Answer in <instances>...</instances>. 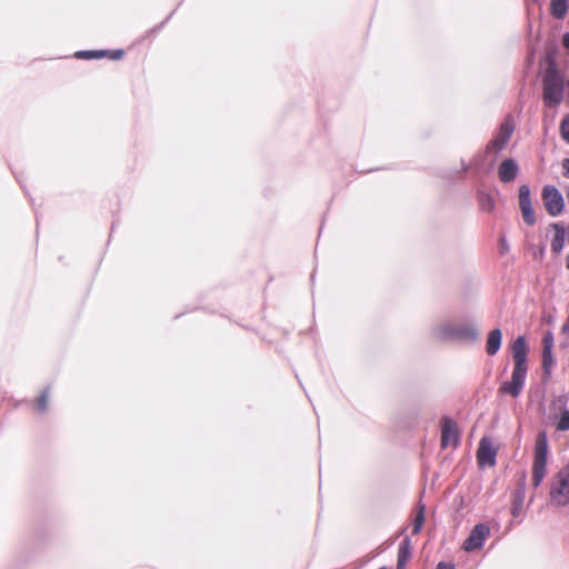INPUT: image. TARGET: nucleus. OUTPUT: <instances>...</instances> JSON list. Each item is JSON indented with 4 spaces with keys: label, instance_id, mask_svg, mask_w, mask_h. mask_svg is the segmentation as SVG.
<instances>
[{
    "label": "nucleus",
    "instance_id": "nucleus-8",
    "mask_svg": "<svg viewBox=\"0 0 569 569\" xmlns=\"http://www.w3.org/2000/svg\"><path fill=\"white\" fill-rule=\"evenodd\" d=\"M515 367L512 371L527 373V346L525 337H518L511 346Z\"/></svg>",
    "mask_w": 569,
    "mask_h": 569
},
{
    "label": "nucleus",
    "instance_id": "nucleus-15",
    "mask_svg": "<svg viewBox=\"0 0 569 569\" xmlns=\"http://www.w3.org/2000/svg\"><path fill=\"white\" fill-rule=\"evenodd\" d=\"M548 456V438L546 431H540L537 435L535 442V458L533 461H547Z\"/></svg>",
    "mask_w": 569,
    "mask_h": 569
},
{
    "label": "nucleus",
    "instance_id": "nucleus-30",
    "mask_svg": "<svg viewBox=\"0 0 569 569\" xmlns=\"http://www.w3.org/2000/svg\"><path fill=\"white\" fill-rule=\"evenodd\" d=\"M563 46L569 49V38H563Z\"/></svg>",
    "mask_w": 569,
    "mask_h": 569
},
{
    "label": "nucleus",
    "instance_id": "nucleus-7",
    "mask_svg": "<svg viewBox=\"0 0 569 569\" xmlns=\"http://www.w3.org/2000/svg\"><path fill=\"white\" fill-rule=\"evenodd\" d=\"M490 528L485 523H478L471 530L469 537L463 542V549L468 552L476 551L483 546L488 538Z\"/></svg>",
    "mask_w": 569,
    "mask_h": 569
},
{
    "label": "nucleus",
    "instance_id": "nucleus-21",
    "mask_svg": "<svg viewBox=\"0 0 569 569\" xmlns=\"http://www.w3.org/2000/svg\"><path fill=\"white\" fill-rule=\"evenodd\" d=\"M478 201L485 211L490 212L495 209V200L486 192L478 193Z\"/></svg>",
    "mask_w": 569,
    "mask_h": 569
},
{
    "label": "nucleus",
    "instance_id": "nucleus-34",
    "mask_svg": "<svg viewBox=\"0 0 569 569\" xmlns=\"http://www.w3.org/2000/svg\"><path fill=\"white\" fill-rule=\"evenodd\" d=\"M563 36H568L569 37V32H566Z\"/></svg>",
    "mask_w": 569,
    "mask_h": 569
},
{
    "label": "nucleus",
    "instance_id": "nucleus-20",
    "mask_svg": "<svg viewBox=\"0 0 569 569\" xmlns=\"http://www.w3.org/2000/svg\"><path fill=\"white\" fill-rule=\"evenodd\" d=\"M550 9L556 18H562L568 10V0H551Z\"/></svg>",
    "mask_w": 569,
    "mask_h": 569
},
{
    "label": "nucleus",
    "instance_id": "nucleus-12",
    "mask_svg": "<svg viewBox=\"0 0 569 569\" xmlns=\"http://www.w3.org/2000/svg\"><path fill=\"white\" fill-rule=\"evenodd\" d=\"M519 173V166L512 158L505 159L498 168V177L501 182H512Z\"/></svg>",
    "mask_w": 569,
    "mask_h": 569
},
{
    "label": "nucleus",
    "instance_id": "nucleus-33",
    "mask_svg": "<svg viewBox=\"0 0 569 569\" xmlns=\"http://www.w3.org/2000/svg\"><path fill=\"white\" fill-rule=\"evenodd\" d=\"M567 198H568V200H569V190L567 191Z\"/></svg>",
    "mask_w": 569,
    "mask_h": 569
},
{
    "label": "nucleus",
    "instance_id": "nucleus-13",
    "mask_svg": "<svg viewBox=\"0 0 569 569\" xmlns=\"http://www.w3.org/2000/svg\"><path fill=\"white\" fill-rule=\"evenodd\" d=\"M124 56L122 49L117 50H83L76 52L74 57L78 59H100L109 58L111 60H119Z\"/></svg>",
    "mask_w": 569,
    "mask_h": 569
},
{
    "label": "nucleus",
    "instance_id": "nucleus-10",
    "mask_svg": "<svg viewBox=\"0 0 569 569\" xmlns=\"http://www.w3.org/2000/svg\"><path fill=\"white\" fill-rule=\"evenodd\" d=\"M497 451L489 438H482L477 451V459L480 466H495Z\"/></svg>",
    "mask_w": 569,
    "mask_h": 569
},
{
    "label": "nucleus",
    "instance_id": "nucleus-14",
    "mask_svg": "<svg viewBox=\"0 0 569 569\" xmlns=\"http://www.w3.org/2000/svg\"><path fill=\"white\" fill-rule=\"evenodd\" d=\"M549 229L555 230V236L551 240V251L556 254L560 253L565 246L566 230L562 224L553 222L549 224Z\"/></svg>",
    "mask_w": 569,
    "mask_h": 569
},
{
    "label": "nucleus",
    "instance_id": "nucleus-2",
    "mask_svg": "<svg viewBox=\"0 0 569 569\" xmlns=\"http://www.w3.org/2000/svg\"><path fill=\"white\" fill-rule=\"evenodd\" d=\"M436 333L440 340L476 342L479 338L478 329L468 323L446 322L438 327Z\"/></svg>",
    "mask_w": 569,
    "mask_h": 569
},
{
    "label": "nucleus",
    "instance_id": "nucleus-11",
    "mask_svg": "<svg viewBox=\"0 0 569 569\" xmlns=\"http://www.w3.org/2000/svg\"><path fill=\"white\" fill-rule=\"evenodd\" d=\"M526 375L512 371L511 380L505 381L500 388V393L510 395L511 397L516 398L518 397L523 388L525 385Z\"/></svg>",
    "mask_w": 569,
    "mask_h": 569
},
{
    "label": "nucleus",
    "instance_id": "nucleus-24",
    "mask_svg": "<svg viewBox=\"0 0 569 569\" xmlns=\"http://www.w3.org/2000/svg\"><path fill=\"white\" fill-rule=\"evenodd\" d=\"M560 131L562 138L569 143V116L561 121Z\"/></svg>",
    "mask_w": 569,
    "mask_h": 569
},
{
    "label": "nucleus",
    "instance_id": "nucleus-4",
    "mask_svg": "<svg viewBox=\"0 0 569 569\" xmlns=\"http://www.w3.org/2000/svg\"><path fill=\"white\" fill-rule=\"evenodd\" d=\"M541 199L547 213L558 217L563 213L566 203L561 192L552 184H546L541 190Z\"/></svg>",
    "mask_w": 569,
    "mask_h": 569
},
{
    "label": "nucleus",
    "instance_id": "nucleus-19",
    "mask_svg": "<svg viewBox=\"0 0 569 569\" xmlns=\"http://www.w3.org/2000/svg\"><path fill=\"white\" fill-rule=\"evenodd\" d=\"M412 555V546L409 538H405L398 549V562L407 563Z\"/></svg>",
    "mask_w": 569,
    "mask_h": 569
},
{
    "label": "nucleus",
    "instance_id": "nucleus-31",
    "mask_svg": "<svg viewBox=\"0 0 569 569\" xmlns=\"http://www.w3.org/2000/svg\"><path fill=\"white\" fill-rule=\"evenodd\" d=\"M406 563H401L397 561V569H405Z\"/></svg>",
    "mask_w": 569,
    "mask_h": 569
},
{
    "label": "nucleus",
    "instance_id": "nucleus-23",
    "mask_svg": "<svg viewBox=\"0 0 569 569\" xmlns=\"http://www.w3.org/2000/svg\"><path fill=\"white\" fill-rule=\"evenodd\" d=\"M557 429L560 431L569 430V410H565L557 423Z\"/></svg>",
    "mask_w": 569,
    "mask_h": 569
},
{
    "label": "nucleus",
    "instance_id": "nucleus-9",
    "mask_svg": "<svg viewBox=\"0 0 569 569\" xmlns=\"http://www.w3.org/2000/svg\"><path fill=\"white\" fill-rule=\"evenodd\" d=\"M459 442L457 423L448 418L443 417L441 420V447L445 449L449 446H457Z\"/></svg>",
    "mask_w": 569,
    "mask_h": 569
},
{
    "label": "nucleus",
    "instance_id": "nucleus-26",
    "mask_svg": "<svg viewBox=\"0 0 569 569\" xmlns=\"http://www.w3.org/2000/svg\"><path fill=\"white\" fill-rule=\"evenodd\" d=\"M563 177L569 179V158L562 161Z\"/></svg>",
    "mask_w": 569,
    "mask_h": 569
},
{
    "label": "nucleus",
    "instance_id": "nucleus-25",
    "mask_svg": "<svg viewBox=\"0 0 569 569\" xmlns=\"http://www.w3.org/2000/svg\"><path fill=\"white\" fill-rule=\"evenodd\" d=\"M48 397H49V391L48 390H44L40 395L39 400H38V408H39L40 411H46L47 406H48Z\"/></svg>",
    "mask_w": 569,
    "mask_h": 569
},
{
    "label": "nucleus",
    "instance_id": "nucleus-17",
    "mask_svg": "<svg viewBox=\"0 0 569 569\" xmlns=\"http://www.w3.org/2000/svg\"><path fill=\"white\" fill-rule=\"evenodd\" d=\"M502 332L500 329H493L488 333L486 351L489 356L496 355L501 346Z\"/></svg>",
    "mask_w": 569,
    "mask_h": 569
},
{
    "label": "nucleus",
    "instance_id": "nucleus-5",
    "mask_svg": "<svg viewBox=\"0 0 569 569\" xmlns=\"http://www.w3.org/2000/svg\"><path fill=\"white\" fill-rule=\"evenodd\" d=\"M515 127L512 116L506 117L503 122L499 126L496 136L487 144V152L498 153L503 150L515 131Z\"/></svg>",
    "mask_w": 569,
    "mask_h": 569
},
{
    "label": "nucleus",
    "instance_id": "nucleus-28",
    "mask_svg": "<svg viewBox=\"0 0 569 569\" xmlns=\"http://www.w3.org/2000/svg\"><path fill=\"white\" fill-rule=\"evenodd\" d=\"M521 503H522V497H519V500H518V501H516V502L513 503V507H512V515H513L515 517L518 515L519 509H520V507H521Z\"/></svg>",
    "mask_w": 569,
    "mask_h": 569
},
{
    "label": "nucleus",
    "instance_id": "nucleus-3",
    "mask_svg": "<svg viewBox=\"0 0 569 569\" xmlns=\"http://www.w3.org/2000/svg\"><path fill=\"white\" fill-rule=\"evenodd\" d=\"M549 496L550 501L558 507L569 503V463L552 478Z\"/></svg>",
    "mask_w": 569,
    "mask_h": 569
},
{
    "label": "nucleus",
    "instance_id": "nucleus-18",
    "mask_svg": "<svg viewBox=\"0 0 569 569\" xmlns=\"http://www.w3.org/2000/svg\"><path fill=\"white\" fill-rule=\"evenodd\" d=\"M547 461H533L532 485L537 488L542 482L546 475Z\"/></svg>",
    "mask_w": 569,
    "mask_h": 569
},
{
    "label": "nucleus",
    "instance_id": "nucleus-16",
    "mask_svg": "<svg viewBox=\"0 0 569 569\" xmlns=\"http://www.w3.org/2000/svg\"><path fill=\"white\" fill-rule=\"evenodd\" d=\"M553 335L551 331H547L543 336L542 343H543V350H542V365L546 370L550 366H552L553 359H552V347H553Z\"/></svg>",
    "mask_w": 569,
    "mask_h": 569
},
{
    "label": "nucleus",
    "instance_id": "nucleus-35",
    "mask_svg": "<svg viewBox=\"0 0 569 569\" xmlns=\"http://www.w3.org/2000/svg\"><path fill=\"white\" fill-rule=\"evenodd\" d=\"M379 569H387V568H386V567H381V568H379Z\"/></svg>",
    "mask_w": 569,
    "mask_h": 569
},
{
    "label": "nucleus",
    "instance_id": "nucleus-27",
    "mask_svg": "<svg viewBox=\"0 0 569 569\" xmlns=\"http://www.w3.org/2000/svg\"><path fill=\"white\" fill-rule=\"evenodd\" d=\"M499 247H500V252L502 254L506 253L509 250V246L507 243V240L503 237L500 239Z\"/></svg>",
    "mask_w": 569,
    "mask_h": 569
},
{
    "label": "nucleus",
    "instance_id": "nucleus-29",
    "mask_svg": "<svg viewBox=\"0 0 569 569\" xmlns=\"http://www.w3.org/2000/svg\"><path fill=\"white\" fill-rule=\"evenodd\" d=\"M436 569H455V567L450 563L440 562Z\"/></svg>",
    "mask_w": 569,
    "mask_h": 569
},
{
    "label": "nucleus",
    "instance_id": "nucleus-1",
    "mask_svg": "<svg viewBox=\"0 0 569 569\" xmlns=\"http://www.w3.org/2000/svg\"><path fill=\"white\" fill-rule=\"evenodd\" d=\"M546 60L548 68L543 77V101L549 107L558 106L563 98V78L558 72L553 52L547 50Z\"/></svg>",
    "mask_w": 569,
    "mask_h": 569
},
{
    "label": "nucleus",
    "instance_id": "nucleus-32",
    "mask_svg": "<svg viewBox=\"0 0 569 569\" xmlns=\"http://www.w3.org/2000/svg\"><path fill=\"white\" fill-rule=\"evenodd\" d=\"M567 269L569 270V254L567 256Z\"/></svg>",
    "mask_w": 569,
    "mask_h": 569
},
{
    "label": "nucleus",
    "instance_id": "nucleus-6",
    "mask_svg": "<svg viewBox=\"0 0 569 569\" xmlns=\"http://www.w3.org/2000/svg\"><path fill=\"white\" fill-rule=\"evenodd\" d=\"M519 208L522 214V219L526 224L533 226L537 222L535 210L532 207L530 188L528 184H521L519 187Z\"/></svg>",
    "mask_w": 569,
    "mask_h": 569
},
{
    "label": "nucleus",
    "instance_id": "nucleus-22",
    "mask_svg": "<svg viewBox=\"0 0 569 569\" xmlns=\"http://www.w3.org/2000/svg\"><path fill=\"white\" fill-rule=\"evenodd\" d=\"M425 522V506H420L419 511L416 515L415 521H413V528L412 533L417 535L420 532L422 526Z\"/></svg>",
    "mask_w": 569,
    "mask_h": 569
}]
</instances>
